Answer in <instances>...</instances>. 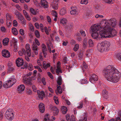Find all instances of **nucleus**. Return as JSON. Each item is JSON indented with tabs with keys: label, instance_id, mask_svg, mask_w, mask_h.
I'll use <instances>...</instances> for the list:
<instances>
[{
	"label": "nucleus",
	"instance_id": "2",
	"mask_svg": "<svg viewBox=\"0 0 121 121\" xmlns=\"http://www.w3.org/2000/svg\"><path fill=\"white\" fill-rule=\"evenodd\" d=\"M16 80L14 78H10L4 83L3 86L6 88H8L11 87L16 82Z\"/></svg>",
	"mask_w": 121,
	"mask_h": 121
},
{
	"label": "nucleus",
	"instance_id": "63",
	"mask_svg": "<svg viewBox=\"0 0 121 121\" xmlns=\"http://www.w3.org/2000/svg\"><path fill=\"white\" fill-rule=\"evenodd\" d=\"M19 32L22 35H24V31L22 29H20L19 30Z\"/></svg>",
	"mask_w": 121,
	"mask_h": 121
},
{
	"label": "nucleus",
	"instance_id": "19",
	"mask_svg": "<svg viewBox=\"0 0 121 121\" xmlns=\"http://www.w3.org/2000/svg\"><path fill=\"white\" fill-rule=\"evenodd\" d=\"M32 49L33 50L35 54L37 55L38 53V47L34 43H33L32 45Z\"/></svg>",
	"mask_w": 121,
	"mask_h": 121
},
{
	"label": "nucleus",
	"instance_id": "49",
	"mask_svg": "<svg viewBox=\"0 0 121 121\" xmlns=\"http://www.w3.org/2000/svg\"><path fill=\"white\" fill-rule=\"evenodd\" d=\"M83 46L84 48H85L87 47V41L85 39L83 41Z\"/></svg>",
	"mask_w": 121,
	"mask_h": 121
},
{
	"label": "nucleus",
	"instance_id": "39",
	"mask_svg": "<svg viewBox=\"0 0 121 121\" xmlns=\"http://www.w3.org/2000/svg\"><path fill=\"white\" fill-rule=\"evenodd\" d=\"M42 52L46 51H47L46 47L45 45L44 44H42Z\"/></svg>",
	"mask_w": 121,
	"mask_h": 121
},
{
	"label": "nucleus",
	"instance_id": "40",
	"mask_svg": "<svg viewBox=\"0 0 121 121\" xmlns=\"http://www.w3.org/2000/svg\"><path fill=\"white\" fill-rule=\"evenodd\" d=\"M114 0H103V1L105 3L108 4H112L113 3Z\"/></svg>",
	"mask_w": 121,
	"mask_h": 121
},
{
	"label": "nucleus",
	"instance_id": "4",
	"mask_svg": "<svg viewBox=\"0 0 121 121\" xmlns=\"http://www.w3.org/2000/svg\"><path fill=\"white\" fill-rule=\"evenodd\" d=\"M107 26L105 27L103 30H102L99 32L100 36V38L108 37V28Z\"/></svg>",
	"mask_w": 121,
	"mask_h": 121
},
{
	"label": "nucleus",
	"instance_id": "53",
	"mask_svg": "<svg viewBox=\"0 0 121 121\" xmlns=\"http://www.w3.org/2000/svg\"><path fill=\"white\" fill-rule=\"evenodd\" d=\"M12 21H6V23L7 26L9 27L10 26Z\"/></svg>",
	"mask_w": 121,
	"mask_h": 121
},
{
	"label": "nucleus",
	"instance_id": "41",
	"mask_svg": "<svg viewBox=\"0 0 121 121\" xmlns=\"http://www.w3.org/2000/svg\"><path fill=\"white\" fill-rule=\"evenodd\" d=\"M19 22L23 26H24L26 24V22L25 18L23 19L22 20L20 21Z\"/></svg>",
	"mask_w": 121,
	"mask_h": 121
},
{
	"label": "nucleus",
	"instance_id": "58",
	"mask_svg": "<svg viewBox=\"0 0 121 121\" xmlns=\"http://www.w3.org/2000/svg\"><path fill=\"white\" fill-rule=\"evenodd\" d=\"M35 4L36 5V6L37 7H38L39 6V5L38 4H39V3H38V1L37 0H33Z\"/></svg>",
	"mask_w": 121,
	"mask_h": 121
},
{
	"label": "nucleus",
	"instance_id": "25",
	"mask_svg": "<svg viewBox=\"0 0 121 121\" xmlns=\"http://www.w3.org/2000/svg\"><path fill=\"white\" fill-rule=\"evenodd\" d=\"M62 92V91L61 86H59L57 87V90H56V93L57 94H61Z\"/></svg>",
	"mask_w": 121,
	"mask_h": 121
},
{
	"label": "nucleus",
	"instance_id": "43",
	"mask_svg": "<svg viewBox=\"0 0 121 121\" xmlns=\"http://www.w3.org/2000/svg\"><path fill=\"white\" fill-rule=\"evenodd\" d=\"M116 57L117 59L121 62V53L117 54L116 55Z\"/></svg>",
	"mask_w": 121,
	"mask_h": 121
},
{
	"label": "nucleus",
	"instance_id": "33",
	"mask_svg": "<svg viewBox=\"0 0 121 121\" xmlns=\"http://www.w3.org/2000/svg\"><path fill=\"white\" fill-rule=\"evenodd\" d=\"M12 32L13 34L15 35H17L18 34V32L16 28L13 27L12 28Z\"/></svg>",
	"mask_w": 121,
	"mask_h": 121
},
{
	"label": "nucleus",
	"instance_id": "28",
	"mask_svg": "<svg viewBox=\"0 0 121 121\" xmlns=\"http://www.w3.org/2000/svg\"><path fill=\"white\" fill-rule=\"evenodd\" d=\"M9 42V39L7 38H4L3 41V44L4 45H7Z\"/></svg>",
	"mask_w": 121,
	"mask_h": 121
},
{
	"label": "nucleus",
	"instance_id": "42",
	"mask_svg": "<svg viewBox=\"0 0 121 121\" xmlns=\"http://www.w3.org/2000/svg\"><path fill=\"white\" fill-rule=\"evenodd\" d=\"M35 34L37 38H40V34L38 30H36L35 31Z\"/></svg>",
	"mask_w": 121,
	"mask_h": 121
},
{
	"label": "nucleus",
	"instance_id": "54",
	"mask_svg": "<svg viewBox=\"0 0 121 121\" xmlns=\"http://www.w3.org/2000/svg\"><path fill=\"white\" fill-rule=\"evenodd\" d=\"M15 14L17 17H19L20 16H21L22 15L20 13L17 11H15Z\"/></svg>",
	"mask_w": 121,
	"mask_h": 121
},
{
	"label": "nucleus",
	"instance_id": "11",
	"mask_svg": "<svg viewBox=\"0 0 121 121\" xmlns=\"http://www.w3.org/2000/svg\"><path fill=\"white\" fill-rule=\"evenodd\" d=\"M101 27V29L102 28L104 29L106 26H108V28L109 27V25L107 24V20H103L100 22V25H99Z\"/></svg>",
	"mask_w": 121,
	"mask_h": 121
},
{
	"label": "nucleus",
	"instance_id": "30",
	"mask_svg": "<svg viewBox=\"0 0 121 121\" xmlns=\"http://www.w3.org/2000/svg\"><path fill=\"white\" fill-rule=\"evenodd\" d=\"M6 21H12L11 16V15L9 13H7L6 15Z\"/></svg>",
	"mask_w": 121,
	"mask_h": 121
},
{
	"label": "nucleus",
	"instance_id": "35",
	"mask_svg": "<svg viewBox=\"0 0 121 121\" xmlns=\"http://www.w3.org/2000/svg\"><path fill=\"white\" fill-rule=\"evenodd\" d=\"M88 43L90 47H93L94 45V43L91 39H90L88 40Z\"/></svg>",
	"mask_w": 121,
	"mask_h": 121
},
{
	"label": "nucleus",
	"instance_id": "17",
	"mask_svg": "<svg viewBox=\"0 0 121 121\" xmlns=\"http://www.w3.org/2000/svg\"><path fill=\"white\" fill-rule=\"evenodd\" d=\"M37 92L39 98H40L42 100L43 99V97L45 96V94L44 92L43 91H40L39 90H38Z\"/></svg>",
	"mask_w": 121,
	"mask_h": 121
},
{
	"label": "nucleus",
	"instance_id": "24",
	"mask_svg": "<svg viewBox=\"0 0 121 121\" xmlns=\"http://www.w3.org/2000/svg\"><path fill=\"white\" fill-rule=\"evenodd\" d=\"M102 94L104 98L107 99L108 98V93L106 90H104L102 92Z\"/></svg>",
	"mask_w": 121,
	"mask_h": 121
},
{
	"label": "nucleus",
	"instance_id": "5",
	"mask_svg": "<svg viewBox=\"0 0 121 121\" xmlns=\"http://www.w3.org/2000/svg\"><path fill=\"white\" fill-rule=\"evenodd\" d=\"M108 38L116 36L117 34L116 31L115 29L109 27L108 28Z\"/></svg>",
	"mask_w": 121,
	"mask_h": 121
},
{
	"label": "nucleus",
	"instance_id": "48",
	"mask_svg": "<svg viewBox=\"0 0 121 121\" xmlns=\"http://www.w3.org/2000/svg\"><path fill=\"white\" fill-rule=\"evenodd\" d=\"M14 70V69L12 67H9L7 72L8 73H10L11 72L13 71Z\"/></svg>",
	"mask_w": 121,
	"mask_h": 121
},
{
	"label": "nucleus",
	"instance_id": "6",
	"mask_svg": "<svg viewBox=\"0 0 121 121\" xmlns=\"http://www.w3.org/2000/svg\"><path fill=\"white\" fill-rule=\"evenodd\" d=\"M107 24L109 25L110 27H111V26L114 27L116 25L117 22L116 19L111 18L110 20H107Z\"/></svg>",
	"mask_w": 121,
	"mask_h": 121
},
{
	"label": "nucleus",
	"instance_id": "7",
	"mask_svg": "<svg viewBox=\"0 0 121 121\" xmlns=\"http://www.w3.org/2000/svg\"><path fill=\"white\" fill-rule=\"evenodd\" d=\"M101 29V27L99 25L94 24L91 27V30L92 32H97Z\"/></svg>",
	"mask_w": 121,
	"mask_h": 121
},
{
	"label": "nucleus",
	"instance_id": "57",
	"mask_svg": "<svg viewBox=\"0 0 121 121\" xmlns=\"http://www.w3.org/2000/svg\"><path fill=\"white\" fill-rule=\"evenodd\" d=\"M80 32L82 36H86V34H85V32L84 31L82 30H80Z\"/></svg>",
	"mask_w": 121,
	"mask_h": 121
},
{
	"label": "nucleus",
	"instance_id": "8",
	"mask_svg": "<svg viewBox=\"0 0 121 121\" xmlns=\"http://www.w3.org/2000/svg\"><path fill=\"white\" fill-rule=\"evenodd\" d=\"M41 3L38 4V7H43L45 8H47L48 7V3L45 0H41Z\"/></svg>",
	"mask_w": 121,
	"mask_h": 121
},
{
	"label": "nucleus",
	"instance_id": "32",
	"mask_svg": "<svg viewBox=\"0 0 121 121\" xmlns=\"http://www.w3.org/2000/svg\"><path fill=\"white\" fill-rule=\"evenodd\" d=\"M66 13V10L65 9L62 8L61 9L60 11V13L62 15L65 14Z\"/></svg>",
	"mask_w": 121,
	"mask_h": 121
},
{
	"label": "nucleus",
	"instance_id": "12",
	"mask_svg": "<svg viewBox=\"0 0 121 121\" xmlns=\"http://www.w3.org/2000/svg\"><path fill=\"white\" fill-rule=\"evenodd\" d=\"M66 118L67 121H76L73 115L70 116L69 114L66 115Z\"/></svg>",
	"mask_w": 121,
	"mask_h": 121
},
{
	"label": "nucleus",
	"instance_id": "45",
	"mask_svg": "<svg viewBox=\"0 0 121 121\" xmlns=\"http://www.w3.org/2000/svg\"><path fill=\"white\" fill-rule=\"evenodd\" d=\"M26 93L29 95H31L32 94V92L30 89H28L26 91Z\"/></svg>",
	"mask_w": 121,
	"mask_h": 121
},
{
	"label": "nucleus",
	"instance_id": "64",
	"mask_svg": "<svg viewBox=\"0 0 121 121\" xmlns=\"http://www.w3.org/2000/svg\"><path fill=\"white\" fill-rule=\"evenodd\" d=\"M26 19L30 21V16L28 14L26 15L25 16Z\"/></svg>",
	"mask_w": 121,
	"mask_h": 121
},
{
	"label": "nucleus",
	"instance_id": "52",
	"mask_svg": "<svg viewBox=\"0 0 121 121\" xmlns=\"http://www.w3.org/2000/svg\"><path fill=\"white\" fill-rule=\"evenodd\" d=\"M56 72L57 75L59 74L60 73H62L61 69H56Z\"/></svg>",
	"mask_w": 121,
	"mask_h": 121
},
{
	"label": "nucleus",
	"instance_id": "10",
	"mask_svg": "<svg viewBox=\"0 0 121 121\" xmlns=\"http://www.w3.org/2000/svg\"><path fill=\"white\" fill-rule=\"evenodd\" d=\"M16 65L18 67H21L24 64V62L23 59L20 58H18L16 59Z\"/></svg>",
	"mask_w": 121,
	"mask_h": 121
},
{
	"label": "nucleus",
	"instance_id": "26",
	"mask_svg": "<svg viewBox=\"0 0 121 121\" xmlns=\"http://www.w3.org/2000/svg\"><path fill=\"white\" fill-rule=\"evenodd\" d=\"M43 65L44 68L45 69H47L48 67H50V64L49 63L46 64L45 61H44L43 63Z\"/></svg>",
	"mask_w": 121,
	"mask_h": 121
},
{
	"label": "nucleus",
	"instance_id": "31",
	"mask_svg": "<svg viewBox=\"0 0 121 121\" xmlns=\"http://www.w3.org/2000/svg\"><path fill=\"white\" fill-rule=\"evenodd\" d=\"M62 79L61 76H59L58 78L57 81V83L59 85H61L62 84Z\"/></svg>",
	"mask_w": 121,
	"mask_h": 121
},
{
	"label": "nucleus",
	"instance_id": "9",
	"mask_svg": "<svg viewBox=\"0 0 121 121\" xmlns=\"http://www.w3.org/2000/svg\"><path fill=\"white\" fill-rule=\"evenodd\" d=\"M60 0H53L51 4L52 8L55 10H57L58 8V4Z\"/></svg>",
	"mask_w": 121,
	"mask_h": 121
},
{
	"label": "nucleus",
	"instance_id": "55",
	"mask_svg": "<svg viewBox=\"0 0 121 121\" xmlns=\"http://www.w3.org/2000/svg\"><path fill=\"white\" fill-rule=\"evenodd\" d=\"M83 103L82 102H81L79 104V106H78L77 108H81L83 107Z\"/></svg>",
	"mask_w": 121,
	"mask_h": 121
},
{
	"label": "nucleus",
	"instance_id": "36",
	"mask_svg": "<svg viewBox=\"0 0 121 121\" xmlns=\"http://www.w3.org/2000/svg\"><path fill=\"white\" fill-rule=\"evenodd\" d=\"M78 58L80 60H81L83 57V53L82 52H80L78 54Z\"/></svg>",
	"mask_w": 121,
	"mask_h": 121
},
{
	"label": "nucleus",
	"instance_id": "1",
	"mask_svg": "<svg viewBox=\"0 0 121 121\" xmlns=\"http://www.w3.org/2000/svg\"><path fill=\"white\" fill-rule=\"evenodd\" d=\"M104 75L106 79L112 82H118L121 77V75L117 70L112 66L109 65L103 71Z\"/></svg>",
	"mask_w": 121,
	"mask_h": 121
},
{
	"label": "nucleus",
	"instance_id": "62",
	"mask_svg": "<svg viewBox=\"0 0 121 121\" xmlns=\"http://www.w3.org/2000/svg\"><path fill=\"white\" fill-rule=\"evenodd\" d=\"M32 88L34 91L36 92L37 91V88L35 86L33 85L32 86Z\"/></svg>",
	"mask_w": 121,
	"mask_h": 121
},
{
	"label": "nucleus",
	"instance_id": "34",
	"mask_svg": "<svg viewBox=\"0 0 121 121\" xmlns=\"http://www.w3.org/2000/svg\"><path fill=\"white\" fill-rule=\"evenodd\" d=\"M62 110L63 113L66 114L67 111V109L66 107L65 106H63L62 108Z\"/></svg>",
	"mask_w": 121,
	"mask_h": 121
},
{
	"label": "nucleus",
	"instance_id": "37",
	"mask_svg": "<svg viewBox=\"0 0 121 121\" xmlns=\"http://www.w3.org/2000/svg\"><path fill=\"white\" fill-rule=\"evenodd\" d=\"M73 26V24L72 23H69L67 26V28L70 29H71Z\"/></svg>",
	"mask_w": 121,
	"mask_h": 121
},
{
	"label": "nucleus",
	"instance_id": "3",
	"mask_svg": "<svg viewBox=\"0 0 121 121\" xmlns=\"http://www.w3.org/2000/svg\"><path fill=\"white\" fill-rule=\"evenodd\" d=\"M14 115L13 112L10 109H8L5 113V117L8 120L10 121L13 119Z\"/></svg>",
	"mask_w": 121,
	"mask_h": 121
},
{
	"label": "nucleus",
	"instance_id": "20",
	"mask_svg": "<svg viewBox=\"0 0 121 121\" xmlns=\"http://www.w3.org/2000/svg\"><path fill=\"white\" fill-rule=\"evenodd\" d=\"M25 88V86L24 85H21L17 87V91L19 93H21L24 90Z\"/></svg>",
	"mask_w": 121,
	"mask_h": 121
},
{
	"label": "nucleus",
	"instance_id": "29",
	"mask_svg": "<svg viewBox=\"0 0 121 121\" xmlns=\"http://www.w3.org/2000/svg\"><path fill=\"white\" fill-rule=\"evenodd\" d=\"M67 22V21L66 19L62 18L60 19V22L61 24L65 25L66 24Z\"/></svg>",
	"mask_w": 121,
	"mask_h": 121
},
{
	"label": "nucleus",
	"instance_id": "22",
	"mask_svg": "<svg viewBox=\"0 0 121 121\" xmlns=\"http://www.w3.org/2000/svg\"><path fill=\"white\" fill-rule=\"evenodd\" d=\"M72 10L70 12V13L72 15H75L78 14V10L76 7H71Z\"/></svg>",
	"mask_w": 121,
	"mask_h": 121
},
{
	"label": "nucleus",
	"instance_id": "44",
	"mask_svg": "<svg viewBox=\"0 0 121 121\" xmlns=\"http://www.w3.org/2000/svg\"><path fill=\"white\" fill-rule=\"evenodd\" d=\"M88 3V0H81L80 2V3L81 4H87Z\"/></svg>",
	"mask_w": 121,
	"mask_h": 121
},
{
	"label": "nucleus",
	"instance_id": "59",
	"mask_svg": "<svg viewBox=\"0 0 121 121\" xmlns=\"http://www.w3.org/2000/svg\"><path fill=\"white\" fill-rule=\"evenodd\" d=\"M47 18L48 22L50 23L51 22V20L50 17L49 16H47Z\"/></svg>",
	"mask_w": 121,
	"mask_h": 121
},
{
	"label": "nucleus",
	"instance_id": "60",
	"mask_svg": "<svg viewBox=\"0 0 121 121\" xmlns=\"http://www.w3.org/2000/svg\"><path fill=\"white\" fill-rule=\"evenodd\" d=\"M44 30L45 31V32L47 35H49V32L48 31L47 28L45 26L44 28Z\"/></svg>",
	"mask_w": 121,
	"mask_h": 121
},
{
	"label": "nucleus",
	"instance_id": "47",
	"mask_svg": "<svg viewBox=\"0 0 121 121\" xmlns=\"http://www.w3.org/2000/svg\"><path fill=\"white\" fill-rule=\"evenodd\" d=\"M26 53L28 56H31V49H28L26 50Z\"/></svg>",
	"mask_w": 121,
	"mask_h": 121
},
{
	"label": "nucleus",
	"instance_id": "18",
	"mask_svg": "<svg viewBox=\"0 0 121 121\" xmlns=\"http://www.w3.org/2000/svg\"><path fill=\"white\" fill-rule=\"evenodd\" d=\"M2 56L5 57H8L10 56V54L9 52L7 50H4L2 52Z\"/></svg>",
	"mask_w": 121,
	"mask_h": 121
},
{
	"label": "nucleus",
	"instance_id": "21",
	"mask_svg": "<svg viewBox=\"0 0 121 121\" xmlns=\"http://www.w3.org/2000/svg\"><path fill=\"white\" fill-rule=\"evenodd\" d=\"M39 110L42 113H43L45 110L44 105L42 103H41L39 105Z\"/></svg>",
	"mask_w": 121,
	"mask_h": 121
},
{
	"label": "nucleus",
	"instance_id": "15",
	"mask_svg": "<svg viewBox=\"0 0 121 121\" xmlns=\"http://www.w3.org/2000/svg\"><path fill=\"white\" fill-rule=\"evenodd\" d=\"M98 76L95 74H93L91 77L90 78L89 80L91 83L93 82L94 81H96L98 79Z\"/></svg>",
	"mask_w": 121,
	"mask_h": 121
},
{
	"label": "nucleus",
	"instance_id": "13",
	"mask_svg": "<svg viewBox=\"0 0 121 121\" xmlns=\"http://www.w3.org/2000/svg\"><path fill=\"white\" fill-rule=\"evenodd\" d=\"M104 48H105V51L108 50L110 45V43L108 41H105L103 42Z\"/></svg>",
	"mask_w": 121,
	"mask_h": 121
},
{
	"label": "nucleus",
	"instance_id": "27",
	"mask_svg": "<svg viewBox=\"0 0 121 121\" xmlns=\"http://www.w3.org/2000/svg\"><path fill=\"white\" fill-rule=\"evenodd\" d=\"M83 115L82 116L81 119L79 120H82V121H86L87 116L86 113H84Z\"/></svg>",
	"mask_w": 121,
	"mask_h": 121
},
{
	"label": "nucleus",
	"instance_id": "23",
	"mask_svg": "<svg viewBox=\"0 0 121 121\" xmlns=\"http://www.w3.org/2000/svg\"><path fill=\"white\" fill-rule=\"evenodd\" d=\"M52 109L53 111V115L55 116L57 115L59 112L58 109L55 106L53 107Z\"/></svg>",
	"mask_w": 121,
	"mask_h": 121
},
{
	"label": "nucleus",
	"instance_id": "38",
	"mask_svg": "<svg viewBox=\"0 0 121 121\" xmlns=\"http://www.w3.org/2000/svg\"><path fill=\"white\" fill-rule=\"evenodd\" d=\"M79 48V45L76 44L73 48V50L75 52L77 51Z\"/></svg>",
	"mask_w": 121,
	"mask_h": 121
},
{
	"label": "nucleus",
	"instance_id": "46",
	"mask_svg": "<svg viewBox=\"0 0 121 121\" xmlns=\"http://www.w3.org/2000/svg\"><path fill=\"white\" fill-rule=\"evenodd\" d=\"M30 11L32 14L33 15H35L36 14V13L34 10L33 8H30Z\"/></svg>",
	"mask_w": 121,
	"mask_h": 121
},
{
	"label": "nucleus",
	"instance_id": "61",
	"mask_svg": "<svg viewBox=\"0 0 121 121\" xmlns=\"http://www.w3.org/2000/svg\"><path fill=\"white\" fill-rule=\"evenodd\" d=\"M13 24L14 26H17V21L16 20H14L13 22Z\"/></svg>",
	"mask_w": 121,
	"mask_h": 121
},
{
	"label": "nucleus",
	"instance_id": "50",
	"mask_svg": "<svg viewBox=\"0 0 121 121\" xmlns=\"http://www.w3.org/2000/svg\"><path fill=\"white\" fill-rule=\"evenodd\" d=\"M24 82L27 84H28L29 85H32V83L30 81H29V79L28 78L26 80H25Z\"/></svg>",
	"mask_w": 121,
	"mask_h": 121
},
{
	"label": "nucleus",
	"instance_id": "56",
	"mask_svg": "<svg viewBox=\"0 0 121 121\" xmlns=\"http://www.w3.org/2000/svg\"><path fill=\"white\" fill-rule=\"evenodd\" d=\"M17 18L19 20V22L21 21L24 18L22 15H21V16H20L18 17H17Z\"/></svg>",
	"mask_w": 121,
	"mask_h": 121
},
{
	"label": "nucleus",
	"instance_id": "16",
	"mask_svg": "<svg viewBox=\"0 0 121 121\" xmlns=\"http://www.w3.org/2000/svg\"><path fill=\"white\" fill-rule=\"evenodd\" d=\"M91 36L93 39L97 40L99 39L100 38L98 32H93L91 34Z\"/></svg>",
	"mask_w": 121,
	"mask_h": 121
},
{
	"label": "nucleus",
	"instance_id": "14",
	"mask_svg": "<svg viewBox=\"0 0 121 121\" xmlns=\"http://www.w3.org/2000/svg\"><path fill=\"white\" fill-rule=\"evenodd\" d=\"M103 42L99 43L97 46V49L100 52H103L105 51V48H104Z\"/></svg>",
	"mask_w": 121,
	"mask_h": 121
},
{
	"label": "nucleus",
	"instance_id": "51",
	"mask_svg": "<svg viewBox=\"0 0 121 121\" xmlns=\"http://www.w3.org/2000/svg\"><path fill=\"white\" fill-rule=\"evenodd\" d=\"M52 14L53 16H54L56 17H57V13L56 11L54 10H52Z\"/></svg>",
	"mask_w": 121,
	"mask_h": 121
}]
</instances>
